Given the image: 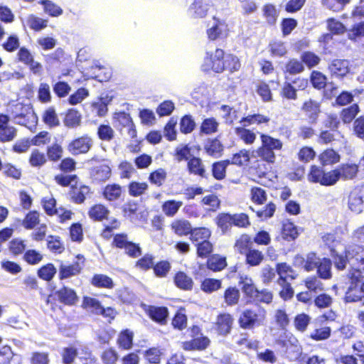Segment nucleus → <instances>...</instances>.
<instances>
[{"instance_id":"55","label":"nucleus","mask_w":364,"mask_h":364,"mask_svg":"<svg viewBox=\"0 0 364 364\" xmlns=\"http://www.w3.org/2000/svg\"><path fill=\"white\" fill-rule=\"evenodd\" d=\"M224 298L228 306L235 305L240 299L239 290L235 287H229L225 291Z\"/></svg>"},{"instance_id":"51","label":"nucleus","mask_w":364,"mask_h":364,"mask_svg":"<svg viewBox=\"0 0 364 364\" xmlns=\"http://www.w3.org/2000/svg\"><path fill=\"white\" fill-rule=\"evenodd\" d=\"M205 149L209 155L218 157L223 151V145L219 140L213 139L206 144Z\"/></svg>"},{"instance_id":"59","label":"nucleus","mask_w":364,"mask_h":364,"mask_svg":"<svg viewBox=\"0 0 364 364\" xmlns=\"http://www.w3.org/2000/svg\"><path fill=\"white\" fill-rule=\"evenodd\" d=\"M301 59L302 63H305L309 68L317 65L321 60L318 55L309 51L303 53L301 55Z\"/></svg>"},{"instance_id":"22","label":"nucleus","mask_w":364,"mask_h":364,"mask_svg":"<svg viewBox=\"0 0 364 364\" xmlns=\"http://www.w3.org/2000/svg\"><path fill=\"white\" fill-rule=\"evenodd\" d=\"M239 284L244 294L252 300L257 291L252 279L247 276L241 277Z\"/></svg>"},{"instance_id":"33","label":"nucleus","mask_w":364,"mask_h":364,"mask_svg":"<svg viewBox=\"0 0 364 364\" xmlns=\"http://www.w3.org/2000/svg\"><path fill=\"white\" fill-rule=\"evenodd\" d=\"M81 114L75 109H69L64 119V124L67 127L74 128L80 124Z\"/></svg>"},{"instance_id":"13","label":"nucleus","mask_w":364,"mask_h":364,"mask_svg":"<svg viewBox=\"0 0 364 364\" xmlns=\"http://www.w3.org/2000/svg\"><path fill=\"white\" fill-rule=\"evenodd\" d=\"M228 32V26L224 22L214 18L213 25L207 30V35L210 40L214 41L225 38Z\"/></svg>"},{"instance_id":"9","label":"nucleus","mask_w":364,"mask_h":364,"mask_svg":"<svg viewBox=\"0 0 364 364\" xmlns=\"http://www.w3.org/2000/svg\"><path fill=\"white\" fill-rule=\"evenodd\" d=\"M212 6L211 0H193L188 7V14L193 18H202L207 16Z\"/></svg>"},{"instance_id":"64","label":"nucleus","mask_w":364,"mask_h":364,"mask_svg":"<svg viewBox=\"0 0 364 364\" xmlns=\"http://www.w3.org/2000/svg\"><path fill=\"white\" fill-rule=\"evenodd\" d=\"M348 38L358 41L364 37V22L355 25L348 33Z\"/></svg>"},{"instance_id":"61","label":"nucleus","mask_w":364,"mask_h":364,"mask_svg":"<svg viewBox=\"0 0 364 364\" xmlns=\"http://www.w3.org/2000/svg\"><path fill=\"white\" fill-rule=\"evenodd\" d=\"M42 205L45 212L49 215H55L57 208H55L56 201L52 196H45L42 199Z\"/></svg>"},{"instance_id":"14","label":"nucleus","mask_w":364,"mask_h":364,"mask_svg":"<svg viewBox=\"0 0 364 364\" xmlns=\"http://www.w3.org/2000/svg\"><path fill=\"white\" fill-rule=\"evenodd\" d=\"M349 65L347 60L335 59L328 65V70L333 76L343 77L349 73Z\"/></svg>"},{"instance_id":"23","label":"nucleus","mask_w":364,"mask_h":364,"mask_svg":"<svg viewBox=\"0 0 364 364\" xmlns=\"http://www.w3.org/2000/svg\"><path fill=\"white\" fill-rule=\"evenodd\" d=\"M109 210L103 205L97 204L92 206L89 210V216L94 220L101 221L108 220Z\"/></svg>"},{"instance_id":"36","label":"nucleus","mask_w":364,"mask_h":364,"mask_svg":"<svg viewBox=\"0 0 364 364\" xmlns=\"http://www.w3.org/2000/svg\"><path fill=\"white\" fill-rule=\"evenodd\" d=\"M216 223L223 233L228 232L232 225V215L220 213L216 218Z\"/></svg>"},{"instance_id":"63","label":"nucleus","mask_w":364,"mask_h":364,"mask_svg":"<svg viewBox=\"0 0 364 364\" xmlns=\"http://www.w3.org/2000/svg\"><path fill=\"white\" fill-rule=\"evenodd\" d=\"M77 355V349L70 346L64 348L61 353L63 364H72Z\"/></svg>"},{"instance_id":"2","label":"nucleus","mask_w":364,"mask_h":364,"mask_svg":"<svg viewBox=\"0 0 364 364\" xmlns=\"http://www.w3.org/2000/svg\"><path fill=\"white\" fill-rule=\"evenodd\" d=\"M240 63L238 58L231 54L225 55L222 49H216L214 54L207 53L202 65V70L205 72L213 70L215 73H222L225 70L233 72L239 70Z\"/></svg>"},{"instance_id":"25","label":"nucleus","mask_w":364,"mask_h":364,"mask_svg":"<svg viewBox=\"0 0 364 364\" xmlns=\"http://www.w3.org/2000/svg\"><path fill=\"white\" fill-rule=\"evenodd\" d=\"M332 263L330 259L322 258L316 268L317 274L321 279H329L332 277Z\"/></svg>"},{"instance_id":"17","label":"nucleus","mask_w":364,"mask_h":364,"mask_svg":"<svg viewBox=\"0 0 364 364\" xmlns=\"http://www.w3.org/2000/svg\"><path fill=\"white\" fill-rule=\"evenodd\" d=\"M348 208L355 213L362 212L363 201L360 189H354L350 192L348 198Z\"/></svg>"},{"instance_id":"28","label":"nucleus","mask_w":364,"mask_h":364,"mask_svg":"<svg viewBox=\"0 0 364 364\" xmlns=\"http://www.w3.org/2000/svg\"><path fill=\"white\" fill-rule=\"evenodd\" d=\"M171 228L178 235H191L192 229L191 223L186 220H177L172 223Z\"/></svg>"},{"instance_id":"53","label":"nucleus","mask_w":364,"mask_h":364,"mask_svg":"<svg viewBox=\"0 0 364 364\" xmlns=\"http://www.w3.org/2000/svg\"><path fill=\"white\" fill-rule=\"evenodd\" d=\"M250 161V152L246 149H242L238 153L233 155L230 164L243 166L247 164Z\"/></svg>"},{"instance_id":"58","label":"nucleus","mask_w":364,"mask_h":364,"mask_svg":"<svg viewBox=\"0 0 364 364\" xmlns=\"http://www.w3.org/2000/svg\"><path fill=\"white\" fill-rule=\"evenodd\" d=\"M221 287V281L215 279H205L201 284V289L207 293H210Z\"/></svg>"},{"instance_id":"42","label":"nucleus","mask_w":364,"mask_h":364,"mask_svg":"<svg viewBox=\"0 0 364 364\" xmlns=\"http://www.w3.org/2000/svg\"><path fill=\"white\" fill-rule=\"evenodd\" d=\"M207 264L210 269L217 272L223 269L226 267L227 263L225 257L213 255L208 259Z\"/></svg>"},{"instance_id":"57","label":"nucleus","mask_w":364,"mask_h":364,"mask_svg":"<svg viewBox=\"0 0 364 364\" xmlns=\"http://www.w3.org/2000/svg\"><path fill=\"white\" fill-rule=\"evenodd\" d=\"M230 164V161H223L216 162L213 165V175L218 179L221 180L225 176V169L227 166Z\"/></svg>"},{"instance_id":"34","label":"nucleus","mask_w":364,"mask_h":364,"mask_svg":"<svg viewBox=\"0 0 364 364\" xmlns=\"http://www.w3.org/2000/svg\"><path fill=\"white\" fill-rule=\"evenodd\" d=\"M219 123L213 118L205 119L200 127V132L204 134H212L218 132Z\"/></svg>"},{"instance_id":"11","label":"nucleus","mask_w":364,"mask_h":364,"mask_svg":"<svg viewBox=\"0 0 364 364\" xmlns=\"http://www.w3.org/2000/svg\"><path fill=\"white\" fill-rule=\"evenodd\" d=\"M17 57L20 62L29 67L30 70L33 74H41L43 70L41 64L34 60L33 55L27 48L25 47L21 48L17 53Z\"/></svg>"},{"instance_id":"16","label":"nucleus","mask_w":364,"mask_h":364,"mask_svg":"<svg viewBox=\"0 0 364 364\" xmlns=\"http://www.w3.org/2000/svg\"><path fill=\"white\" fill-rule=\"evenodd\" d=\"M314 252L307 255L306 259L299 255H296L294 258V262L296 264H302L304 262V268L306 272H311L317 268L321 259Z\"/></svg>"},{"instance_id":"31","label":"nucleus","mask_w":364,"mask_h":364,"mask_svg":"<svg viewBox=\"0 0 364 364\" xmlns=\"http://www.w3.org/2000/svg\"><path fill=\"white\" fill-rule=\"evenodd\" d=\"M182 205V201L169 200L162 204L161 209L166 216L173 217Z\"/></svg>"},{"instance_id":"46","label":"nucleus","mask_w":364,"mask_h":364,"mask_svg":"<svg viewBox=\"0 0 364 364\" xmlns=\"http://www.w3.org/2000/svg\"><path fill=\"white\" fill-rule=\"evenodd\" d=\"M256 154L262 160L268 163L272 164L275 161L276 156L274 151L262 144L261 146L257 149Z\"/></svg>"},{"instance_id":"38","label":"nucleus","mask_w":364,"mask_h":364,"mask_svg":"<svg viewBox=\"0 0 364 364\" xmlns=\"http://www.w3.org/2000/svg\"><path fill=\"white\" fill-rule=\"evenodd\" d=\"M39 4L43 6L44 11L50 16L57 17L63 14V9L49 0H41Z\"/></svg>"},{"instance_id":"18","label":"nucleus","mask_w":364,"mask_h":364,"mask_svg":"<svg viewBox=\"0 0 364 364\" xmlns=\"http://www.w3.org/2000/svg\"><path fill=\"white\" fill-rule=\"evenodd\" d=\"M82 267L78 262L73 264H63L61 262L59 267V277L60 279H67L78 274Z\"/></svg>"},{"instance_id":"6","label":"nucleus","mask_w":364,"mask_h":364,"mask_svg":"<svg viewBox=\"0 0 364 364\" xmlns=\"http://www.w3.org/2000/svg\"><path fill=\"white\" fill-rule=\"evenodd\" d=\"M113 243L117 247L124 249V252L132 258H136L141 255L139 244L129 241L126 234L116 235Z\"/></svg>"},{"instance_id":"3","label":"nucleus","mask_w":364,"mask_h":364,"mask_svg":"<svg viewBox=\"0 0 364 364\" xmlns=\"http://www.w3.org/2000/svg\"><path fill=\"white\" fill-rule=\"evenodd\" d=\"M276 344L280 347L282 353L289 360L299 358L301 348L298 340L290 333H284L276 340Z\"/></svg>"},{"instance_id":"12","label":"nucleus","mask_w":364,"mask_h":364,"mask_svg":"<svg viewBox=\"0 0 364 364\" xmlns=\"http://www.w3.org/2000/svg\"><path fill=\"white\" fill-rule=\"evenodd\" d=\"M234 318L227 313L220 314L217 316L215 322V330L220 336H227L231 331Z\"/></svg>"},{"instance_id":"60","label":"nucleus","mask_w":364,"mask_h":364,"mask_svg":"<svg viewBox=\"0 0 364 364\" xmlns=\"http://www.w3.org/2000/svg\"><path fill=\"white\" fill-rule=\"evenodd\" d=\"M359 112L358 105L354 104L348 108L343 109L341 112V118L345 123H350Z\"/></svg>"},{"instance_id":"21","label":"nucleus","mask_w":364,"mask_h":364,"mask_svg":"<svg viewBox=\"0 0 364 364\" xmlns=\"http://www.w3.org/2000/svg\"><path fill=\"white\" fill-rule=\"evenodd\" d=\"M111 101L108 96L101 97L92 103V112L97 116L103 117L107 112V105Z\"/></svg>"},{"instance_id":"62","label":"nucleus","mask_w":364,"mask_h":364,"mask_svg":"<svg viewBox=\"0 0 364 364\" xmlns=\"http://www.w3.org/2000/svg\"><path fill=\"white\" fill-rule=\"evenodd\" d=\"M23 259L29 264L35 265L42 261L43 255L35 250H29L24 253Z\"/></svg>"},{"instance_id":"39","label":"nucleus","mask_w":364,"mask_h":364,"mask_svg":"<svg viewBox=\"0 0 364 364\" xmlns=\"http://www.w3.org/2000/svg\"><path fill=\"white\" fill-rule=\"evenodd\" d=\"M269 118L259 114L248 115L246 117H243L240 120V123L242 124L243 127H247L250 124H261L263 123H268Z\"/></svg>"},{"instance_id":"40","label":"nucleus","mask_w":364,"mask_h":364,"mask_svg":"<svg viewBox=\"0 0 364 364\" xmlns=\"http://www.w3.org/2000/svg\"><path fill=\"white\" fill-rule=\"evenodd\" d=\"M92 285L97 287L112 289L114 287L112 279L105 274H95L92 279Z\"/></svg>"},{"instance_id":"20","label":"nucleus","mask_w":364,"mask_h":364,"mask_svg":"<svg viewBox=\"0 0 364 364\" xmlns=\"http://www.w3.org/2000/svg\"><path fill=\"white\" fill-rule=\"evenodd\" d=\"M302 110L306 113L309 122L315 123L320 112V106L318 102L310 100L304 103Z\"/></svg>"},{"instance_id":"44","label":"nucleus","mask_w":364,"mask_h":364,"mask_svg":"<svg viewBox=\"0 0 364 364\" xmlns=\"http://www.w3.org/2000/svg\"><path fill=\"white\" fill-rule=\"evenodd\" d=\"M122 193V188L119 185H107L104 190V196L109 200H115L118 199Z\"/></svg>"},{"instance_id":"52","label":"nucleus","mask_w":364,"mask_h":364,"mask_svg":"<svg viewBox=\"0 0 364 364\" xmlns=\"http://www.w3.org/2000/svg\"><path fill=\"white\" fill-rule=\"evenodd\" d=\"M304 69L302 62L297 59L292 58L285 65L284 71L291 75H296L301 73Z\"/></svg>"},{"instance_id":"41","label":"nucleus","mask_w":364,"mask_h":364,"mask_svg":"<svg viewBox=\"0 0 364 364\" xmlns=\"http://www.w3.org/2000/svg\"><path fill=\"white\" fill-rule=\"evenodd\" d=\"M323 165H329L339 161L340 156L333 149H326L319 156Z\"/></svg>"},{"instance_id":"1","label":"nucleus","mask_w":364,"mask_h":364,"mask_svg":"<svg viewBox=\"0 0 364 364\" xmlns=\"http://www.w3.org/2000/svg\"><path fill=\"white\" fill-rule=\"evenodd\" d=\"M334 264L337 269H343L348 264L352 268L348 274L350 284L346 294V302L361 301L363 303L364 296L358 284L363 280L360 269L364 271V247L357 245H349L346 249L345 257L336 255Z\"/></svg>"},{"instance_id":"35","label":"nucleus","mask_w":364,"mask_h":364,"mask_svg":"<svg viewBox=\"0 0 364 364\" xmlns=\"http://www.w3.org/2000/svg\"><path fill=\"white\" fill-rule=\"evenodd\" d=\"M26 23L31 29L35 31H41L46 28L48 21L38 17L33 14H30L26 17Z\"/></svg>"},{"instance_id":"29","label":"nucleus","mask_w":364,"mask_h":364,"mask_svg":"<svg viewBox=\"0 0 364 364\" xmlns=\"http://www.w3.org/2000/svg\"><path fill=\"white\" fill-rule=\"evenodd\" d=\"M277 272L279 276V279L287 281L293 280L296 278V272L287 263H279L277 265Z\"/></svg>"},{"instance_id":"24","label":"nucleus","mask_w":364,"mask_h":364,"mask_svg":"<svg viewBox=\"0 0 364 364\" xmlns=\"http://www.w3.org/2000/svg\"><path fill=\"white\" fill-rule=\"evenodd\" d=\"M235 132L239 139L246 145H252L256 141V134L253 131L245 128V127H236Z\"/></svg>"},{"instance_id":"30","label":"nucleus","mask_w":364,"mask_h":364,"mask_svg":"<svg viewBox=\"0 0 364 364\" xmlns=\"http://www.w3.org/2000/svg\"><path fill=\"white\" fill-rule=\"evenodd\" d=\"M188 169L191 173L198 175L201 177L205 176V167L200 159L192 157L188 162Z\"/></svg>"},{"instance_id":"37","label":"nucleus","mask_w":364,"mask_h":364,"mask_svg":"<svg viewBox=\"0 0 364 364\" xmlns=\"http://www.w3.org/2000/svg\"><path fill=\"white\" fill-rule=\"evenodd\" d=\"M260 139L263 145H265L274 151L281 150L283 146V144L279 139L273 138L269 135L261 134Z\"/></svg>"},{"instance_id":"8","label":"nucleus","mask_w":364,"mask_h":364,"mask_svg":"<svg viewBox=\"0 0 364 364\" xmlns=\"http://www.w3.org/2000/svg\"><path fill=\"white\" fill-rule=\"evenodd\" d=\"M111 173V168L105 160H102L90 169V178L92 181L96 183L106 181L110 178Z\"/></svg>"},{"instance_id":"49","label":"nucleus","mask_w":364,"mask_h":364,"mask_svg":"<svg viewBox=\"0 0 364 364\" xmlns=\"http://www.w3.org/2000/svg\"><path fill=\"white\" fill-rule=\"evenodd\" d=\"M133 333L129 330L121 332L118 336L117 342L119 346L124 349H129L132 346Z\"/></svg>"},{"instance_id":"7","label":"nucleus","mask_w":364,"mask_h":364,"mask_svg":"<svg viewBox=\"0 0 364 364\" xmlns=\"http://www.w3.org/2000/svg\"><path fill=\"white\" fill-rule=\"evenodd\" d=\"M93 145L92 139L87 134L73 140L68 146V150L73 155L87 153Z\"/></svg>"},{"instance_id":"4","label":"nucleus","mask_w":364,"mask_h":364,"mask_svg":"<svg viewBox=\"0 0 364 364\" xmlns=\"http://www.w3.org/2000/svg\"><path fill=\"white\" fill-rule=\"evenodd\" d=\"M8 112L18 124L27 126L30 121H35L36 117L33 110L29 105H24L21 102H12L9 105Z\"/></svg>"},{"instance_id":"32","label":"nucleus","mask_w":364,"mask_h":364,"mask_svg":"<svg viewBox=\"0 0 364 364\" xmlns=\"http://www.w3.org/2000/svg\"><path fill=\"white\" fill-rule=\"evenodd\" d=\"M211 235V232L206 228H194L191 235V240L196 245L202 241H208Z\"/></svg>"},{"instance_id":"45","label":"nucleus","mask_w":364,"mask_h":364,"mask_svg":"<svg viewBox=\"0 0 364 364\" xmlns=\"http://www.w3.org/2000/svg\"><path fill=\"white\" fill-rule=\"evenodd\" d=\"M250 198L253 203L262 205L267 200L266 191L260 187H253L250 191Z\"/></svg>"},{"instance_id":"27","label":"nucleus","mask_w":364,"mask_h":364,"mask_svg":"<svg viewBox=\"0 0 364 364\" xmlns=\"http://www.w3.org/2000/svg\"><path fill=\"white\" fill-rule=\"evenodd\" d=\"M174 283L177 287L183 290H191L193 285L192 278L182 272H179L176 274Z\"/></svg>"},{"instance_id":"10","label":"nucleus","mask_w":364,"mask_h":364,"mask_svg":"<svg viewBox=\"0 0 364 364\" xmlns=\"http://www.w3.org/2000/svg\"><path fill=\"white\" fill-rule=\"evenodd\" d=\"M115 119L118 122L122 134H127L130 138L136 136L135 125L129 114L125 112L117 113Z\"/></svg>"},{"instance_id":"54","label":"nucleus","mask_w":364,"mask_h":364,"mask_svg":"<svg viewBox=\"0 0 364 364\" xmlns=\"http://www.w3.org/2000/svg\"><path fill=\"white\" fill-rule=\"evenodd\" d=\"M82 306L96 314H100L102 307L98 300L91 297L84 298Z\"/></svg>"},{"instance_id":"26","label":"nucleus","mask_w":364,"mask_h":364,"mask_svg":"<svg viewBox=\"0 0 364 364\" xmlns=\"http://www.w3.org/2000/svg\"><path fill=\"white\" fill-rule=\"evenodd\" d=\"M298 230L294 224L289 220H285L282 224V237L283 239L291 241L298 236Z\"/></svg>"},{"instance_id":"56","label":"nucleus","mask_w":364,"mask_h":364,"mask_svg":"<svg viewBox=\"0 0 364 364\" xmlns=\"http://www.w3.org/2000/svg\"><path fill=\"white\" fill-rule=\"evenodd\" d=\"M43 122L50 127H57L60 124V121L54 109L49 108L45 111Z\"/></svg>"},{"instance_id":"48","label":"nucleus","mask_w":364,"mask_h":364,"mask_svg":"<svg viewBox=\"0 0 364 364\" xmlns=\"http://www.w3.org/2000/svg\"><path fill=\"white\" fill-rule=\"evenodd\" d=\"M264 259V255L262 252L257 250L250 249L246 252V261L247 264L251 266L259 265Z\"/></svg>"},{"instance_id":"50","label":"nucleus","mask_w":364,"mask_h":364,"mask_svg":"<svg viewBox=\"0 0 364 364\" xmlns=\"http://www.w3.org/2000/svg\"><path fill=\"white\" fill-rule=\"evenodd\" d=\"M56 273V269L53 264H47L38 271V276L46 281L51 280Z\"/></svg>"},{"instance_id":"47","label":"nucleus","mask_w":364,"mask_h":364,"mask_svg":"<svg viewBox=\"0 0 364 364\" xmlns=\"http://www.w3.org/2000/svg\"><path fill=\"white\" fill-rule=\"evenodd\" d=\"M220 111L222 112V117L227 124H230L239 118L238 112L228 105H222Z\"/></svg>"},{"instance_id":"19","label":"nucleus","mask_w":364,"mask_h":364,"mask_svg":"<svg viewBox=\"0 0 364 364\" xmlns=\"http://www.w3.org/2000/svg\"><path fill=\"white\" fill-rule=\"evenodd\" d=\"M147 313L152 320L161 324L166 322V318L168 314L167 308L154 306H149Z\"/></svg>"},{"instance_id":"5","label":"nucleus","mask_w":364,"mask_h":364,"mask_svg":"<svg viewBox=\"0 0 364 364\" xmlns=\"http://www.w3.org/2000/svg\"><path fill=\"white\" fill-rule=\"evenodd\" d=\"M266 317V311L264 309L257 311L247 309L244 311L239 318V323L242 328H252L255 326L262 325Z\"/></svg>"},{"instance_id":"15","label":"nucleus","mask_w":364,"mask_h":364,"mask_svg":"<svg viewBox=\"0 0 364 364\" xmlns=\"http://www.w3.org/2000/svg\"><path fill=\"white\" fill-rule=\"evenodd\" d=\"M58 300L65 305H74L77 303L78 297L76 292L67 287H63L55 292Z\"/></svg>"},{"instance_id":"43","label":"nucleus","mask_w":364,"mask_h":364,"mask_svg":"<svg viewBox=\"0 0 364 364\" xmlns=\"http://www.w3.org/2000/svg\"><path fill=\"white\" fill-rule=\"evenodd\" d=\"M339 171V178L352 179L358 172V166L355 164H346L337 168Z\"/></svg>"}]
</instances>
